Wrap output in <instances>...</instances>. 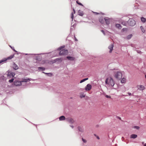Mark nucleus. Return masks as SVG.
Instances as JSON below:
<instances>
[{
    "instance_id": "1",
    "label": "nucleus",
    "mask_w": 146,
    "mask_h": 146,
    "mask_svg": "<svg viewBox=\"0 0 146 146\" xmlns=\"http://www.w3.org/2000/svg\"><path fill=\"white\" fill-rule=\"evenodd\" d=\"M106 84L109 85V86H113L115 84L114 81L111 77H109L106 80Z\"/></svg>"
},
{
    "instance_id": "2",
    "label": "nucleus",
    "mask_w": 146,
    "mask_h": 146,
    "mask_svg": "<svg viewBox=\"0 0 146 146\" xmlns=\"http://www.w3.org/2000/svg\"><path fill=\"white\" fill-rule=\"evenodd\" d=\"M65 47V46H63L60 47L59 48V50L60 51L59 54L60 55H66L68 53V51L67 50L65 49H63Z\"/></svg>"
},
{
    "instance_id": "3",
    "label": "nucleus",
    "mask_w": 146,
    "mask_h": 146,
    "mask_svg": "<svg viewBox=\"0 0 146 146\" xmlns=\"http://www.w3.org/2000/svg\"><path fill=\"white\" fill-rule=\"evenodd\" d=\"M128 23L130 26H133L135 25V22L133 19H130L128 20Z\"/></svg>"
},
{
    "instance_id": "4",
    "label": "nucleus",
    "mask_w": 146,
    "mask_h": 146,
    "mask_svg": "<svg viewBox=\"0 0 146 146\" xmlns=\"http://www.w3.org/2000/svg\"><path fill=\"white\" fill-rule=\"evenodd\" d=\"M115 76L116 78L120 79L122 78V74L120 72H117L116 73Z\"/></svg>"
},
{
    "instance_id": "5",
    "label": "nucleus",
    "mask_w": 146,
    "mask_h": 146,
    "mask_svg": "<svg viewBox=\"0 0 146 146\" xmlns=\"http://www.w3.org/2000/svg\"><path fill=\"white\" fill-rule=\"evenodd\" d=\"M14 54L11 55L9 57H8L7 58H5L1 60L2 61V62H5L7 60H10L12 59L14 57Z\"/></svg>"
},
{
    "instance_id": "6",
    "label": "nucleus",
    "mask_w": 146,
    "mask_h": 146,
    "mask_svg": "<svg viewBox=\"0 0 146 146\" xmlns=\"http://www.w3.org/2000/svg\"><path fill=\"white\" fill-rule=\"evenodd\" d=\"M66 120L68 122L71 124L74 123V120L72 118L69 117L66 118Z\"/></svg>"
},
{
    "instance_id": "7",
    "label": "nucleus",
    "mask_w": 146,
    "mask_h": 146,
    "mask_svg": "<svg viewBox=\"0 0 146 146\" xmlns=\"http://www.w3.org/2000/svg\"><path fill=\"white\" fill-rule=\"evenodd\" d=\"M92 88V86L90 84H88L85 87V89L87 91H90Z\"/></svg>"
},
{
    "instance_id": "8",
    "label": "nucleus",
    "mask_w": 146,
    "mask_h": 146,
    "mask_svg": "<svg viewBox=\"0 0 146 146\" xmlns=\"http://www.w3.org/2000/svg\"><path fill=\"white\" fill-rule=\"evenodd\" d=\"M22 82L19 81L17 80L15 81L14 82V84L17 86H21L22 84L21 83Z\"/></svg>"
},
{
    "instance_id": "9",
    "label": "nucleus",
    "mask_w": 146,
    "mask_h": 146,
    "mask_svg": "<svg viewBox=\"0 0 146 146\" xmlns=\"http://www.w3.org/2000/svg\"><path fill=\"white\" fill-rule=\"evenodd\" d=\"M15 75V74L14 72H9L7 74V76H12V77H14Z\"/></svg>"
},
{
    "instance_id": "10",
    "label": "nucleus",
    "mask_w": 146,
    "mask_h": 146,
    "mask_svg": "<svg viewBox=\"0 0 146 146\" xmlns=\"http://www.w3.org/2000/svg\"><path fill=\"white\" fill-rule=\"evenodd\" d=\"M113 44H111L110 46H109L108 48L110 49V50L109 51V52L110 53H111V52L112 51L113 49Z\"/></svg>"
},
{
    "instance_id": "11",
    "label": "nucleus",
    "mask_w": 146,
    "mask_h": 146,
    "mask_svg": "<svg viewBox=\"0 0 146 146\" xmlns=\"http://www.w3.org/2000/svg\"><path fill=\"white\" fill-rule=\"evenodd\" d=\"M137 88L138 89L143 90L145 89V87L143 85H139L137 86Z\"/></svg>"
},
{
    "instance_id": "12",
    "label": "nucleus",
    "mask_w": 146,
    "mask_h": 146,
    "mask_svg": "<svg viewBox=\"0 0 146 146\" xmlns=\"http://www.w3.org/2000/svg\"><path fill=\"white\" fill-rule=\"evenodd\" d=\"M99 21L101 23L103 24L105 21L103 17H100L99 19Z\"/></svg>"
},
{
    "instance_id": "13",
    "label": "nucleus",
    "mask_w": 146,
    "mask_h": 146,
    "mask_svg": "<svg viewBox=\"0 0 146 146\" xmlns=\"http://www.w3.org/2000/svg\"><path fill=\"white\" fill-rule=\"evenodd\" d=\"M13 68L15 70L17 69L18 68V66L15 63H14L13 64Z\"/></svg>"
},
{
    "instance_id": "14",
    "label": "nucleus",
    "mask_w": 146,
    "mask_h": 146,
    "mask_svg": "<svg viewBox=\"0 0 146 146\" xmlns=\"http://www.w3.org/2000/svg\"><path fill=\"white\" fill-rule=\"evenodd\" d=\"M137 135L133 134L131 135L130 136L131 138L135 139L137 137Z\"/></svg>"
},
{
    "instance_id": "15",
    "label": "nucleus",
    "mask_w": 146,
    "mask_h": 146,
    "mask_svg": "<svg viewBox=\"0 0 146 146\" xmlns=\"http://www.w3.org/2000/svg\"><path fill=\"white\" fill-rule=\"evenodd\" d=\"M66 58L68 60H74L75 59L74 58V57L69 56H67Z\"/></svg>"
},
{
    "instance_id": "16",
    "label": "nucleus",
    "mask_w": 146,
    "mask_h": 146,
    "mask_svg": "<svg viewBox=\"0 0 146 146\" xmlns=\"http://www.w3.org/2000/svg\"><path fill=\"white\" fill-rule=\"evenodd\" d=\"M65 119V117L63 115L61 116L59 118V120L60 121L64 120Z\"/></svg>"
},
{
    "instance_id": "17",
    "label": "nucleus",
    "mask_w": 146,
    "mask_h": 146,
    "mask_svg": "<svg viewBox=\"0 0 146 146\" xmlns=\"http://www.w3.org/2000/svg\"><path fill=\"white\" fill-rule=\"evenodd\" d=\"M78 15L81 16H82L84 15L83 12L80 10L78 11Z\"/></svg>"
},
{
    "instance_id": "18",
    "label": "nucleus",
    "mask_w": 146,
    "mask_h": 146,
    "mask_svg": "<svg viewBox=\"0 0 146 146\" xmlns=\"http://www.w3.org/2000/svg\"><path fill=\"white\" fill-rule=\"evenodd\" d=\"M105 21L107 25H109L110 24V21L109 19H107L104 18Z\"/></svg>"
},
{
    "instance_id": "19",
    "label": "nucleus",
    "mask_w": 146,
    "mask_h": 146,
    "mask_svg": "<svg viewBox=\"0 0 146 146\" xmlns=\"http://www.w3.org/2000/svg\"><path fill=\"white\" fill-rule=\"evenodd\" d=\"M30 79L29 78L28 79H23V80L22 81V82H27L28 81L30 80Z\"/></svg>"
},
{
    "instance_id": "20",
    "label": "nucleus",
    "mask_w": 146,
    "mask_h": 146,
    "mask_svg": "<svg viewBox=\"0 0 146 146\" xmlns=\"http://www.w3.org/2000/svg\"><path fill=\"white\" fill-rule=\"evenodd\" d=\"M38 69L39 70L43 71L45 70V68L44 67H39L38 68Z\"/></svg>"
},
{
    "instance_id": "21",
    "label": "nucleus",
    "mask_w": 146,
    "mask_h": 146,
    "mask_svg": "<svg viewBox=\"0 0 146 146\" xmlns=\"http://www.w3.org/2000/svg\"><path fill=\"white\" fill-rule=\"evenodd\" d=\"M116 26L118 29H121V25L119 24H116Z\"/></svg>"
},
{
    "instance_id": "22",
    "label": "nucleus",
    "mask_w": 146,
    "mask_h": 146,
    "mask_svg": "<svg viewBox=\"0 0 146 146\" xmlns=\"http://www.w3.org/2000/svg\"><path fill=\"white\" fill-rule=\"evenodd\" d=\"M85 95L83 93H81L80 95V98H84L85 97Z\"/></svg>"
},
{
    "instance_id": "23",
    "label": "nucleus",
    "mask_w": 146,
    "mask_h": 146,
    "mask_svg": "<svg viewBox=\"0 0 146 146\" xmlns=\"http://www.w3.org/2000/svg\"><path fill=\"white\" fill-rule=\"evenodd\" d=\"M78 129L79 131L83 132V128L80 127H78Z\"/></svg>"
},
{
    "instance_id": "24",
    "label": "nucleus",
    "mask_w": 146,
    "mask_h": 146,
    "mask_svg": "<svg viewBox=\"0 0 146 146\" xmlns=\"http://www.w3.org/2000/svg\"><path fill=\"white\" fill-rule=\"evenodd\" d=\"M140 29L142 31V32L143 33H144L145 32V30L144 29V28L142 26H141L140 27Z\"/></svg>"
},
{
    "instance_id": "25",
    "label": "nucleus",
    "mask_w": 146,
    "mask_h": 146,
    "mask_svg": "<svg viewBox=\"0 0 146 146\" xmlns=\"http://www.w3.org/2000/svg\"><path fill=\"white\" fill-rule=\"evenodd\" d=\"M121 82L122 83H125V79L124 78H123L121 80Z\"/></svg>"
},
{
    "instance_id": "26",
    "label": "nucleus",
    "mask_w": 146,
    "mask_h": 146,
    "mask_svg": "<svg viewBox=\"0 0 146 146\" xmlns=\"http://www.w3.org/2000/svg\"><path fill=\"white\" fill-rule=\"evenodd\" d=\"M141 21L143 23H145L146 21V19L143 17H142L141 18Z\"/></svg>"
},
{
    "instance_id": "27",
    "label": "nucleus",
    "mask_w": 146,
    "mask_h": 146,
    "mask_svg": "<svg viewBox=\"0 0 146 146\" xmlns=\"http://www.w3.org/2000/svg\"><path fill=\"white\" fill-rule=\"evenodd\" d=\"M88 78H85V79H83L82 80H81L80 81V83H82L83 82H84V81H85L86 80H88Z\"/></svg>"
},
{
    "instance_id": "28",
    "label": "nucleus",
    "mask_w": 146,
    "mask_h": 146,
    "mask_svg": "<svg viewBox=\"0 0 146 146\" xmlns=\"http://www.w3.org/2000/svg\"><path fill=\"white\" fill-rule=\"evenodd\" d=\"M132 34H130V35H128L127 36V39H130V38H131V37H132Z\"/></svg>"
},
{
    "instance_id": "29",
    "label": "nucleus",
    "mask_w": 146,
    "mask_h": 146,
    "mask_svg": "<svg viewBox=\"0 0 146 146\" xmlns=\"http://www.w3.org/2000/svg\"><path fill=\"white\" fill-rule=\"evenodd\" d=\"M14 80V79L12 78V79L9 80V82L10 83H11L13 82Z\"/></svg>"
},
{
    "instance_id": "30",
    "label": "nucleus",
    "mask_w": 146,
    "mask_h": 146,
    "mask_svg": "<svg viewBox=\"0 0 146 146\" xmlns=\"http://www.w3.org/2000/svg\"><path fill=\"white\" fill-rule=\"evenodd\" d=\"M134 128H135L137 129H139V126H134L133 127Z\"/></svg>"
},
{
    "instance_id": "31",
    "label": "nucleus",
    "mask_w": 146,
    "mask_h": 146,
    "mask_svg": "<svg viewBox=\"0 0 146 146\" xmlns=\"http://www.w3.org/2000/svg\"><path fill=\"white\" fill-rule=\"evenodd\" d=\"M9 46L12 48V49H13L14 51L16 52H17V51L16 50H15V49L14 47H12L11 46Z\"/></svg>"
},
{
    "instance_id": "32",
    "label": "nucleus",
    "mask_w": 146,
    "mask_h": 146,
    "mask_svg": "<svg viewBox=\"0 0 146 146\" xmlns=\"http://www.w3.org/2000/svg\"><path fill=\"white\" fill-rule=\"evenodd\" d=\"M77 3L79 5L83 6V5L80 3L78 2V1H76Z\"/></svg>"
},
{
    "instance_id": "33",
    "label": "nucleus",
    "mask_w": 146,
    "mask_h": 146,
    "mask_svg": "<svg viewBox=\"0 0 146 146\" xmlns=\"http://www.w3.org/2000/svg\"><path fill=\"white\" fill-rule=\"evenodd\" d=\"M82 140L84 143H86L87 141L86 140L84 139L83 138H82Z\"/></svg>"
},
{
    "instance_id": "34",
    "label": "nucleus",
    "mask_w": 146,
    "mask_h": 146,
    "mask_svg": "<svg viewBox=\"0 0 146 146\" xmlns=\"http://www.w3.org/2000/svg\"><path fill=\"white\" fill-rule=\"evenodd\" d=\"M121 23L122 25L125 26L126 25V24H127L126 23H125V22H122Z\"/></svg>"
},
{
    "instance_id": "35",
    "label": "nucleus",
    "mask_w": 146,
    "mask_h": 146,
    "mask_svg": "<svg viewBox=\"0 0 146 146\" xmlns=\"http://www.w3.org/2000/svg\"><path fill=\"white\" fill-rule=\"evenodd\" d=\"M106 97L107 98H111V96H108V95H106Z\"/></svg>"
},
{
    "instance_id": "36",
    "label": "nucleus",
    "mask_w": 146,
    "mask_h": 146,
    "mask_svg": "<svg viewBox=\"0 0 146 146\" xmlns=\"http://www.w3.org/2000/svg\"><path fill=\"white\" fill-rule=\"evenodd\" d=\"M71 15H72V17H71L72 18V19H73V17H74V15H73V13H72Z\"/></svg>"
},
{
    "instance_id": "37",
    "label": "nucleus",
    "mask_w": 146,
    "mask_h": 146,
    "mask_svg": "<svg viewBox=\"0 0 146 146\" xmlns=\"http://www.w3.org/2000/svg\"><path fill=\"white\" fill-rule=\"evenodd\" d=\"M101 31L103 33V34L104 35H105V33H104V31L103 30H102Z\"/></svg>"
},
{
    "instance_id": "38",
    "label": "nucleus",
    "mask_w": 146,
    "mask_h": 146,
    "mask_svg": "<svg viewBox=\"0 0 146 146\" xmlns=\"http://www.w3.org/2000/svg\"><path fill=\"white\" fill-rule=\"evenodd\" d=\"M128 94L129 96H131V94L129 92H128Z\"/></svg>"
},
{
    "instance_id": "39",
    "label": "nucleus",
    "mask_w": 146,
    "mask_h": 146,
    "mask_svg": "<svg viewBox=\"0 0 146 146\" xmlns=\"http://www.w3.org/2000/svg\"><path fill=\"white\" fill-rule=\"evenodd\" d=\"M125 29H123V31H124Z\"/></svg>"
},
{
    "instance_id": "40",
    "label": "nucleus",
    "mask_w": 146,
    "mask_h": 146,
    "mask_svg": "<svg viewBox=\"0 0 146 146\" xmlns=\"http://www.w3.org/2000/svg\"><path fill=\"white\" fill-rule=\"evenodd\" d=\"M73 11H74V13H75V11L74 9H73Z\"/></svg>"
},
{
    "instance_id": "41",
    "label": "nucleus",
    "mask_w": 146,
    "mask_h": 146,
    "mask_svg": "<svg viewBox=\"0 0 146 146\" xmlns=\"http://www.w3.org/2000/svg\"><path fill=\"white\" fill-rule=\"evenodd\" d=\"M2 63V61L1 60L0 61V64Z\"/></svg>"
},
{
    "instance_id": "42",
    "label": "nucleus",
    "mask_w": 146,
    "mask_h": 146,
    "mask_svg": "<svg viewBox=\"0 0 146 146\" xmlns=\"http://www.w3.org/2000/svg\"><path fill=\"white\" fill-rule=\"evenodd\" d=\"M71 127L72 128H73L74 127H73V126H71Z\"/></svg>"
},
{
    "instance_id": "43",
    "label": "nucleus",
    "mask_w": 146,
    "mask_h": 146,
    "mask_svg": "<svg viewBox=\"0 0 146 146\" xmlns=\"http://www.w3.org/2000/svg\"><path fill=\"white\" fill-rule=\"evenodd\" d=\"M97 138L98 139H99V137L98 136H97Z\"/></svg>"
},
{
    "instance_id": "44",
    "label": "nucleus",
    "mask_w": 146,
    "mask_h": 146,
    "mask_svg": "<svg viewBox=\"0 0 146 146\" xmlns=\"http://www.w3.org/2000/svg\"><path fill=\"white\" fill-rule=\"evenodd\" d=\"M144 146H146V143H145L144 145Z\"/></svg>"
},
{
    "instance_id": "45",
    "label": "nucleus",
    "mask_w": 146,
    "mask_h": 146,
    "mask_svg": "<svg viewBox=\"0 0 146 146\" xmlns=\"http://www.w3.org/2000/svg\"><path fill=\"white\" fill-rule=\"evenodd\" d=\"M75 40L76 41H77L78 40H77L76 39V38H75Z\"/></svg>"
},
{
    "instance_id": "46",
    "label": "nucleus",
    "mask_w": 146,
    "mask_h": 146,
    "mask_svg": "<svg viewBox=\"0 0 146 146\" xmlns=\"http://www.w3.org/2000/svg\"><path fill=\"white\" fill-rule=\"evenodd\" d=\"M96 13L97 14H98V13Z\"/></svg>"
},
{
    "instance_id": "47",
    "label": "nucleus",
    "mask_w": 146,
    "mask_h": 146,
    "mask_svg": "<svg viewBox=\"0 0 146 146\" xmlns=\"http://www.w3.org/2000/svg\"><path fill=\"white\" fill-rule=\"evenodd\" d=\"M43 73H45L44 72H43Z\"/></svg>"
}]
</instances>
